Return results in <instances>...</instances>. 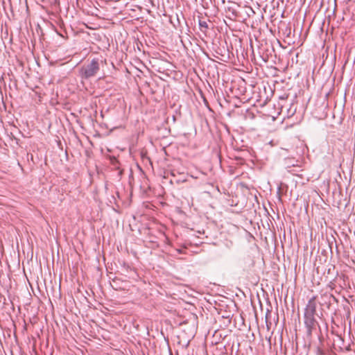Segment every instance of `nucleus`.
I'll use <instances>...</instances> for the list:
<instances>
[{
    "label": "nucleus",
    "mask_w": 355,
    "mask_h": 355,
    "mask_svg": "<svg viewBox=\"0 0 355 355\" xmlns=\"http://www.w3.org/2000/svg\"><path fill=\"white\" fill-rule=\"evenodd\" d=\"M179 253H182V250H178Z\"/></svg>",
    "instance_id": "obj_5"
},
{
    "label": "nucleus",
    "mask_w": 355,
    "mask_h": 355,
    "mask_svg": "<svg viewBox=\"0 0 355 355\" xmlns=\"http://www.w3.org/2000/svg\"><path fill=\"white\" fill-rule=\"evenodd\" d=\"M100 70V62L98 58H94L90 62L84 64L79 69V76L83 79H89L95 76Z\"/></svg>",
    "instance_id": "obj_1"
},
{
    "label": "nucleus",
    "mask_w": 355,
    "mask_h": 355,
    "mask_svg": "<svg viewBox=\"0 0 355 355\" xmlns=\"http://www.w3.org/2000/svg\"><path fill=\"white\" fill-rule=\"evenodd\" d=\"M304 323L309 328H312L315 326L316 320L315 319V315L311 313H304Z\"/></svg>",
    "instance_id": "obj_3"
},
{
    "label": "nucleus",
    "mask_w": 355,
    "mask_h": 355,
    "mask_svg": "<svg viewBox=\"0 0 355 355\" xmlns=\"http://www.w3.org/2000/svg\"><path fill=\"white\" fill-rule=\"evenodd\" d=\"M199 25L201 28H208L207 23L205 21H200Z\"/></svg>",
    "instance_id": "obj_4"
},
{
    "label": "nucleus",
    "mask_w": 355,
    "mask_h": 355,
    "mask_svg": "<svg viewBox=\"0 0 355 355\" xmlns=\"http://www.w3.org/2000/svg\"><path fill=\"white\" fill-rule=\"evenodd\" d=\"M316 297H311L306 305V307L305 309L304 313H311V314H315L316 312Z\"/></svg>",
    "instance_id": "obj_2"
}]
</instances>
